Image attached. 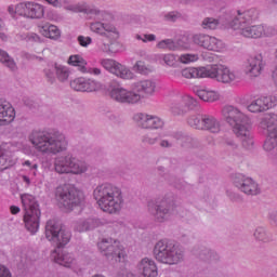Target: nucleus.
<instances>
[{"label":"nucleus","mask_w":277,"mask_h":277,"mask_svg":"<svg viewBox=\"0 0 277 277\" xmlns=\"http://www.w3.org/2000/svg\"><path fill=\"white\" fill-rule=\"evenodd\" d=\"M28 140L41 155L53 156L68 150V138L57 130L32 131Z\"/></svg>","instance_id":"1"},{"label":"nucleus","mask_w":277,"mask_h":277,"mask_svg":"<svg viewBox=\"0 0 277 277\" xmlns=\"http://www.w3.org/2000/svg\"><path fill=\"white\" fill-rule=\"evenodd\" d=\"M93 198L101 211L109 215H117L124 207L122 189L111 183L97 185L93 190Z\"/></svg>","instance_id":"2"},{"label":"nucleus","mask_w":277,"mask_h":277,"mask_svg":"<svg viewBox=\"0 0 277 277\" xmlns=\"http://www.w3.org/2000/svg\"><path fill=\"white\" fill-rule=\"evenodd\" d=\"M157 90V82L153 79L138 80L132 84V91L124 88H115L110 92V96L117 103H124L126 105H135L142 98H150L155 95Z\"/></svg>","instance_id":"3"},{"label":"nucleus","mask_w":277,"mask_h":277,"mask_svg":"<svg viewBox=\"0 0 277 277\" xmlns=\"http://www.w3.org/2000/svg\"><path fill=\"white\" fill-rule=\"evenodd\" d=\"M182 77L185 79H214L219 83H233L238 81L239 74L232 71L224 65H208L206 67H189L182 70Z\"/></svg>","instance_id":"4"},{"label":"nucleus","mask_w":277,"mask_h":277,"mask_svg":"<svg viewBox=\"0 0 277 277\" xmlns=\"http://www.w3.org/2000/svg\"><path fill=\"white\" fill-rule=\"evenodd\" d=\"M256 18H259V11L255 9L242 13L237 11V14L229 22V26L235 31H239V35L245 38H263V25L250 26V23L256 21Z\"/></svg>","instance_id":"5"},{"label":"nucleus","mask_w":277,"mask_h":277,"mask_svg":"<svg viewBox=\"0 0 277 277\" xmlns=\"http://www.w3.org/2000/svg\"><path fill=\"white\" fill-rule=\"evenodd\" d=\"M154 258L162 265H179L185 261V250L169 239H161L154 246Z\"/></svg>","instance_id":"6"},{"label":"nucleus","mask_w":277,"mask_h":277,"mask_svg":"<svg viewBox=\"0 0 277 277\" xmlns=\"http://www.w3.org/2000/svg\"><path fill=\"white\" fill-rule=\"evenodd\" d=\"M21 200L25 211V227L31 235H36L38 228H40V205L36 200V197L29 194L22 195Z\"/></svg>","instance_id":"7"},{"label":"nucleus","mask_w":277,"mask_h":277,"mask_svg":"<svg viewBox=\"0 0 277 277\" xmlns=\"http://www.w3.org/2000/svg\"><path fill=\"white\" fill-rule=\"evenodd\" d=\"M55 198L58 205L67 209V211H72L75 207H80V205H83V200H85L83 193L70 184L56 187Z\"/></svg>","instance_id":"8"},{"label":"nucleus","mask_w":277,"mask_h":277,"mask_svg":"<svg viewBox=\"0 0 277 277\" xmlns=\"http://www.w3.org/2000/svg\"><path fill=\"white\" fill-rule=\"evenodd\" d=\"M147 207L148 212L154 217L155 222L163 224V222H168L174 214L176 203H174L173 198L163 197L161 199L149 201Z\"/></svg>","instance_id":"9"},{"label":"nucleus","mask_w":277,"mask_h":277,"mask_svg":"<svg viewBox=\"0 0 277 277\" xmlns=\"http://www.w3.org/2000/svg\"><path fill=\"white\" fill-rule=\"evenodd\" d=\"M45 237L49 241H53L56 248L61 249L70 243L72 234L69 230L63 229L60 222L49 220L45 224Z\"/></svg>","instance_id":"10"},{"label":"nucleus","mask_w":277,"mask_h":277,"mask_svg":"<svg viewBox=\"0 0 277 277\" xmlns=\"http://www.w3.org/2000/svg\"><path fill=\"white\" fill-rule=\"evenodd\" d=\"M222 116L229 127H232L233 132L235 133L236 129H243L250 124V118L246 116L239 108L228 105L223 107Z\"/></svg>","instance_id":"11"},{"label":"nucleus","mask_w":277,"mask_h":277,"mask_svg":"<svg viewBox=\"0 0 277 277\" xmlns=\"http://www.w3.org/2000/svg\"><path fill=\"white\" fill-rule=\"evenodd\" d=\"M97 246L108 261L120 263L124 259V249L120 248V242L111 238H104Z\"/></svg>","instance_id":"12"},{"label":"nucleus","mask_w":277,"mask_h":277,"mask_svg":"<svg viewBox=\"0 0 277 277\" xmlns=\"http://www.w3.org/2000/svg\"><path fill=\"white\" fill-rule=\"evenodd\" d=\"M133 120L140 129H145L146 131H163L166 127V121L157 115L137 113L133 116Z\"/></svg>","instance_id":"13"},{"label":"nucleus","mask_w":277,"mask_h":277,"mask_svg":"<svg viewBox=\"0 0 277 277\" xmlns=\"http://www.w3.org/2000/svg\"><path fill=\"white\" fill-rule=\"evenodd\" d=\"M192 40L197 47L206 49L207 51H214V53H223V51H226V43H224V41L207 34H195Z\"/></svg>","instance_id":"14"},{"label":"nucleus","mask_w":277,"mask_h":277,"mask_svg":"<svg viewBox=\"0 0 277 277\" xmlns=\"http://www.w3.org/2000/svg\"><path fill=\"white\" fill-rule=\"evenodd\" d=\"M233 183L239 192H242V194H246L247 196H259V194H261V187H259V184L251 177L243 174H236Z\"/></svg>","instance_id":"15"},{"label":"nucleus","mask_w":277,"mask_h":277,"mask_svg":"<svg viewBox=\"0 0 277 277\" xmlns=\"http://www.w3.org/2000/svg\"><path fill=\"white\" fill-rule=\"evenodd\" d=\"M100 64L103 66V68H105V70H108V72H111V75L119 77V79H133V77H135L129 67L118 63L115 60L103 58L101 60Z\"/></svg>","instance_id":"16"},{"label":"nucleus","mask_w":277,"mask_h":277,"mask_svg":"<svg viewBox=\"0 0 277 277\" xmlns=\"http://www.w3.org/2000/svg\"><path fill=\"white\" fill-rule=\"evenodd\" d=\"M44 77L48 81V83H53L56 79L64 83V81H68V77H70V71L68 70V67L63 65H49L43 69Z\"/></svg>","instance_id":"17"},{"label":"nucleus","mask_w":277,"mask_h":277,"mask_svg":"<svg viewBox=\"0 0 277 277\" xmlns=\"http://www.w3.org/2000/svg\"><path fill=\"white\" fill-rule=\"evenodd\" d=\"M19 16L27 18H42L44 16V6L35 2H22L17 4Z\"/></svg>","instance_id":"18"},{"label":"nucleus","mask_w":277,"mask_h":277,"mask_svg":"<svg viewBox=\"0 0 277 277\" xmlns=\"http://www.w3.org/2000/svg\"><path fill=\"white\" fill-rule=\"evenodd\" d=\"M70 88L76 92H98V90H103V84L95 80L76 78L70 82Z\"/></svg>","instance_id":"19"},{"label":"nucleus","mask_w":277,"mask_h":277,"mask_svg":"<svg viewBox=\"0 0 277 277\" xmlns=\"http://www.w3.org/2000/svg\"><path fill=\"white\" fill-rule=\"evenodd\" d=\"M276 96H262L251 102L248 106V110L251 111V114H261V111H267V109H272V107H276Z\"/></svg>","instance_id":"20"},{"label":"nucleus","mask_w":277,"mask_h":277,"mask_svg":"<svg viewBox=\"0 0 277 277\" xmlns=\"http://www.w3.org/2000/svg\"><path fill=\"white\" fill-rule=\"evenodd\" d=\"M265 60H263V54H255L247 58L246 62V72L250 77H259L263 69L265 68Z\"/></svg>","instance_id":"21"},{"label":"nucleus","mask_w":277,"mask_h":277,"mask_svg":"<svg viewBox=\"0 0 277 277\" xmlns=\"http://www.w3.org/2000/svg\"><path fill=\"white\" fill-rule=\"evenodd\" d=\"M192 254L205 263H217L220 261V254L217 252L202 246H195L192 249Z\"/></svg>","instance_id":"22"},{"label":"nucleus","mask_w":277,"mask_h":277,"mask_svg":"<svg viewBox=\"0 0 277 277\" xmlns=\"http://www.w3.org/2000/svg\"><path fill=\"white\" fill-rule=\"evenodd\" d=\"M68 64L70 66H77L78 70H80V72H89L90 75H94L95 77H98V75H101V68L97 67H85L88 66V62H85L81 55L77 54V55H71L68 58Z\"/></svg>","instance_id":"23"},{"label":"nucleus","mask_w":277,"mask_h":277,"mask_svg":"<svg viewBox=\"0 0 277 277\" xmlns=\"http://www.w3.org/2000/svg\"><path fill=\"white\" fill-rule=\"evenodd\" d=\"M16 118V111L12 104L5 100H0V124H10L14 122Z\"/></svg>","instance_id":"24"},{"label":"nucleus","mask_w":277,"mask_h":277,"mask_svg":"<svg viewBox=\"0 0 277 277\" xmlns=\"http://www.w3.org/2000/svg\"><path fill=\"white\" fill-rule=\"evenodd\" d=\"M103 223L98 219H80L74 222V230L77 233H88L98 228Z\"/></svg>","instance_id":"25"},{"label":"nucleus","mask_w":277,"mask_h":277,"mask_svg":"<svg viewBox=\"0 0 277 277\" xmlns=\"http://www.w3.org/2000/svg\"><path fill=\"white\" fill-rule=\"evenodd\" d=\"M72 155L58 156L54 159V170L57 174H70Z\"/></svg>","instance_id":"26"},{"label":"nucleus","mask_w":277,"mask_h":277,"mask_svg":"<svg viewBox=\"0 0 277 277\" xmlns=\"http://www.w3.org/2000/svg\"><path fill=\"white\" fill-rule=\"evenodd\" d=\"M138 269L144 277H157L159 271L157 269V263L153 259L144 258L138 263Z\"/></svg>","instance_id":"27"},{"label":"nucleus","mask_w":277,"mask_h":277,"mask_svg":"<svg viewBox=\"0 0 277 277\" xmlns=\"http://www.w3.org/2000/svg\"><path fill=\"white\" fill-rule=\"evenodd\" d=\"M234 133L236 137H239V140H241L243 148H247V150H251V148L254 146V138L250 133V123L249 126H243L240 130L236 129Z\"/></svg>","instance_id":"28"},{"label":"nucleus","mask_w":277,"mask_h":277,"mask_svg":"<svg viewBox=\"0 0 277 277\" xmlns=\"http://www.w3.org/2000/svg\"><path fill=\"white\" fill-rule=\"evenodd\" d=\"M202 128L201 131H209L210 133H220L222 126L220 121L211 115H201Z\"/></svg>","instance_id":"29"},{"label":"nucleus","mask_w":277,"mask_h":277,"mask_svg":"<svg viewBox=\"0 0 277 277\" xmlns=\"http://www.w3.org/2000/svg\"><path fill=\"white\" fill-rule=\"evenodd\" d=\"M90 29L93 31V34H98L100 36H105L106 38H109V34H116V27L114 25L102 22L91 23Z\"/></svg>","instance_id":"30"},{"label":"nucleus","mask_w":277,"mask_h":277,"mask_svg":"<svg viewBox=\"0 0 277 277\" xmlns=\"http://www.w3.org/2000/svg\"><path fill=\"white\" fill-rule=\"evenodd\" d=\"M52 258L55 263L63 267H72L75 264V256H72V253H61L58 248L52 252Z\"/></svg>","instance_id":"31"},{"label":"nucleus","mask_w":277,"mask_h":277,"mask_svg":"<svg viewBox=\"0 0 277 277\" xmlns=\"http://www.w3.org/2000/svg\"><path fill=\"white\" fill-rule=\"evenodd\" d=\"M39 31L44 38H50V40H57L62 36L60 28L51 24L39 25Z\"/></svg>","instance_id":"32"},{"label":"nucleus","mask_w":277,"mask_h":277,"mask_svg":"<svg viewBox=\"0 0 277 277\" xmlns=\"http://www.w3.org/2000/svg\"><path fill=\"white\" fill-rule=\"evenodd\" d=\"M260 127L261 129L268 131V133H272V131H277V115H265L260 122Z\"/></svg>","instance_id":"33"},{"label":"nucleus","mask_w":277,"mask_h":277,"mask_svg":"<svg viewBox=\"0 0 277 277\" xmlns=\"http://www.w3.org/2000/svg\"><path fill=\"white\" fill-rule=\"evenodd\" d=\"M85 172H88V163L85 161L79 160L75 156H72L69 174H85Z\"/></svg>","instance_id":"34"},{"label":"nucleus","mask_w":277,"mask_h":277,"mask_svg":"<svg viewBox=\"0 0 277 277\" xmlns=\"http://www.w3.org/2000/svg\"><path fill=\"white\" fill-rule=\"evenodd\" d=\"M196 94L201 101H205V103H215V101H220V94L215 91L200 89L197 90Z\"/></svg>","instance_id":"35"},{"label":"nucleus","mask_w":277,"mask_h":277,"mask_svg":"<svg viewBox=\"0 0 277 277\" xmlns=\"http://www.w3.org/2000/svg\"><path fill=\"white\" fill-rule=\"evenodd\" d=\"M158 49H167L168 51H179V49H186L185 45L181 44V41H174L172 39H164L158 42Z\"/></svg>","instance_id":"36"},{"label":"nucleus","mask_w":277,"mask_h":277,"mask_svg":"<svg viewBox=\"0 0 277 277\" xmlns=\"http://www.w3.org/2000/svg\"><path fill=\"white\" fill-rule=\"evenodd\" d=\"M263 148L266 153H273L277 148V131H271L264 142Z\"/></svg>","instance_id":"37"},{"label":"nucleus","mask_w":277,"mask_h":277,"mask_svg":"<svg viewBox=\"0 0 277 277\" xmlns=\"http://www.w3.org/2000/svg\"><path fill=\"white\" fill-rule=\"evenodd\" d=\"M200 26L206 31H213L220 27V19L215 17H206L202 19Z\"/></svg>","instance_id":"38"},{"label":"nucleus","mask_w":277,"mask_h":277,"mask_svg":"<svg viewBox=\"0 0 277 277\" xmlns=\"http://www.w3.org/2000/svg\"><path fill=\"white\" fill-rule=\"evenodd\" d=\"M141 142L144 146H156V144H159V134L153 132L145 133L141 137Z\"/></svg>","instance_id":"39"},{"label":"nucleus","mask_w":277,"mask_h":277,"mask_svg":"<svg viewBox=\"0 0 277 277\" xmlns=\"http://www.w3.org/2000/svg\"><path fill=\"white\" fill-rule=\"evenodd\" d=\"M0 62L10 70H16V62L8 54V52L0 50Z\"/></svg>","instance_id":"40"},{"label":"nucleus","mask_w":277,"mask_h":277,"mask_svg":"<svg viewBox=\"0 0 277 277\" xmlns=\"http://www.w3.org/2000/svg\"><path fill=\"white\" fill-rule=\"evenodd\" d=\"M12 166V158L8 151L0 147V170H8Z\"/></svg>","instance_id":"41"},{"label":"nucleus","mask_w":277,"mask_h":277,"mask_svg":"<svg viewBox=\"0 0 277 277\" xmlns=\"http://www.w3.org/2000/svg\"><path fill=\"white\" fill-rule=\"evenodd\" d=\"M187 124L193 129H197L198 131H202V115H190L187 118Z\"/></svg>","instance_id":"42"},{"label":"nucleus","mask_w":277,"mask_h":277,"mask_svg":"<svg viewBox=\"0 0 277 277\" xmlns=\"http://www.w3.org/2000/svg\"><path fill=\"white\" fill-rule=\"evenodd\" d=\"M254 239L256 241H263L264 243H267V241H271L272 237L267 234V230H265L263 227H258L253 233Z\"/></svg>","instance_id":"43"},{"label":"nucleus","mask_w":277,"mask_h":277,"mask_svg":"<svg viewBox=\"0 0 277 277\" xmlns=\"http://www.w3.org/2000/svg\"><path fill=\"white\" fill-rule=\"evenodd\" d=\"M171 111L173 116H183L184 114H187V109H185V104H183V100L180 102H174L171 105Z\"/></svg>","instance_id":"44"},{"label":"nucleus","mask_w":277,"mask_h":277,"mask_svg":"<svg viewBox=\"0 0 277 277\" xmlns=\"http://www.w3.org/2000/svg\"><path fill=\"white\" fill-rule=\"evenodd\" d=\"M90 14L95 18L96 23H101V21H107V16H109L105 11H100L96 9H92Z\"/></svg>","instance_id":"45"},{"label":"nucleus","mask_w":277,"mask_h":277,"mask_svg":"<svg viewBox=\"0 0 277 277\" xmlns=\"http://www.w3.org/2000/svg\"><path fill=\"white\" fill-rule=\"evenodd\" d=\"M182 103L184 104V107H187V109H195V107H198V101L189 95L184 96L182 98Z\"/></svg>","instance_id":"46"},{"label":"nucleus","mask_w":277,"mask_h":277,"mask_svg":"<svg viewBox=\"0 0 277 277\" xmlns=\"http://www.w3.org/2000/svg\"><path fill=\"white\" fill-rule=\"evenodd\" d=\"M134 69L136 72H140V75H148L150 72V69L146 66V63L143 61H138L134 65Z\"/></svg>","instance_id":"47"},{"label":"nucleus","mask_w":277,"mask_h":277,"mask_svg":"<svg viewBox=\"0 0 277 277\" xmlns=\"http://www.w3.org/2000/svg\"><path fill=\"white\" fill-rule=\"evenodd\" d=\"M182 64H189L192 62H198V54H183L179 57Z\"/></svg>","instance_id":"48"},{"label":"nucleus","mask_w":277,"mask_h":277,"mask_svg":"<svg viewBox=\"0 0 277 277\" xmlns=\"http://www.w3.org/2000/svg\"><path fill=\"white\" fill-rule=\"evenodd\" d=\"M22 166H24L25 168H28V170L30 171V174H32V176H36L38 172V163L30 160H26L22 163Z\"/></svg>","instance_id":"49"},{"label":"nucleus","mask_w":277,"mask_h":277,"mask_svg":"<svg viewBox=\"0 0 277 277\" xmlns=\"http://www.w3.org/2000/svg\"><path fill=\"white\" fill-rule=\"evenodd\" d=\"M162 60L167 66H176V56L174 54H166Z\"/></svg>","instance_id":"50"},{"label":"nucleus","mask_w":277,"mask_h":277,"mask_svg":"<svg viewBox=\"0 0 277 277\" xmlns=\"http://www.w3.org/2000/svg\"><path fill=\"white\" fill-rule=\"evenodd\" d=\"M78 42H79L80 47H90V44H92V38L79 36Z\"/></svg>","instance_id":"51"},{"label":"nucleus","mask_w":277,"mask_h":277,"mask_svg":"<svg viewBox=\"0 0 277 277\" xmlns=\"http://www.w3.org/2000/svg\"><path fill=\"white\" fill-rule=\"evenodd\" d=\"M277 31L276 28H274L273 26H263V36H276Z\"/></svg>","instance_id":"52"},{"label":"nucleus","mask_w":277,"mask_h":277,"mask_svg":"<svg viewBox=\"0 0 277 277\" xmlns=\"http://www.w3.org/2000/svg\"><path fill=\"white\" fill-rule=\"evenodd\" d=\"M225 146L230 148V150H237L239 148V145L233 138H225Z\"/></svg>","instance_id":"53"},{"label":"nucleus","mask_w":277,"mask_h":277,"mask_svg":"<svg viewBox=\"0 0 277 277\" xmlns=\"http://www.w3.org/2000/svg\"><path fill=\"white\" fill-rule=\"evenodd\" d=\"M0 277H12L10 268L5 267V265H0Z\"/></svg>","instance_id":"54"},{"label":"nucleus","mask_w":277,"mask_h":277,"mask_svg":"<svg viewBox=\"0 0 277 277\" xmlns=\"http://www.w3.org/2000/svg\"><path fill=\"white\" fill-rule=\"evenodd\" d=\"M27 40L29 42H41L40 36L36 35L35 32H30L27 35Z\"/></svg>","instance_id":"55"},{"label":"nucleus","mask_w":277,"mask_h":277,"mask_svg":"<svg viewBox=\"0 0 277 277\" xmlns=\"http://www.w3.org/2000/svg\"><path fill=\"white\" fill-rule=\"evenodd\" d=\"M268 220L273 226H277V211H272L268 215Z\"/></svg>","instance_id":"56"},{"label":"nucleus","mask_w":277,"mask_h":277,"mask_svg":"<svg viewBox=\"0 0 277 277\" xmlns=\"http://www.w3.org/2000/svg\"><path fill=\"white\" fill-rule=\"evenodd\" d=\"M159 146L161 148H172V146H174V143L168 140H161Z\"/></svg>","instance_id":"57"},{"label":"nucleus","mask_w":277,"mask_h":277,"mask_svg":"<svg viewBox=\"0 0 277 277\" xmlns=\"http://www.w3.org/2000/svg\"><path fill=\"white\" fill-rule=\"evenodd\" d=\"M117 277H137V276H135V274H133L127 269H122L118 273Z\"/></svg>","instance_id":"58"},{"label":"nucleus","mask_w":277,"mask_h":277,"mask_svg":"<svg viewBox=\"0 0 277 277\" xmlns=\"http://www.w3.org/2000/svg\"><path fill=\"white\" fill-rule=\"evenodd\" d=\"M143 42H155L157 37L155 35H143Z\"/></svg>","instance_id":"59"},{"label":"nucleus","mask_w":277,"mask_h":277,"mask_svg":"<svg viewBox=\"0 0 277 277\" xmlns=\"http://www.w3.org/2000/svg\"><path fill=\"white\" fill-rule=\"evenodd\" d=\"M111 49H114V43H111L110 45L104 43L103 47H102V51L104 53H114V51Z\"/></svg>","instance_id":"60"},{"label":"nucleus","mask_w":277,"mask_h":277,"mask_svg":"<svg viewBox=\"0 0 277 277\" xmlns=\"http://www.w3.org/2000/svg\"><path fill=\"white\" fill-rule=\"evenodd\" d=\"M166 21H170L171 23H174L179 16L175 14V13H168L166 16H164Z\"/></svg>","instance_id":"61"},{"label":"nucleus","mask_w":277,"mask_h":277,"mask_svg":"<svg viewBox=\"0 0 277 277\" xmlns=\"http://www.w3.org/2000/svg\"><path fill=\"white\" fill-rule=\"evenodd\" d=\"M229 198H230V200H233L234 202H241V195H239V194L230 193V194H229Z\"/></svg>","instance_id":"62"},{"label":"nucleus","mask_w":277,"mask_h":277,"mask_svg":"<svg viewBox=\"0 0 277 277\" xmlns=\"http://www.w3.org/2000/svg\"><path fill=\"white\" fill-rule=\"evenodd\" d=\"M8 12H9V14H18V4L16 6L10 5L8 8Z\"/></svg>","instance_id":"63"},{"label":"nucleus","mask_w":277,"mask_h":277,"mask_svg":"<svg viewBox=\"0 0 277 277\" xmlns=\"http://www.w3.org/2000/svg\"><path fill=\"white\" fill-rule=\"evenodd\" d=\"M11 213L12 215H16L18 213H21V208L16 207V206H11Z\"/></svg>","instance_id":"64"}]
</instances>
